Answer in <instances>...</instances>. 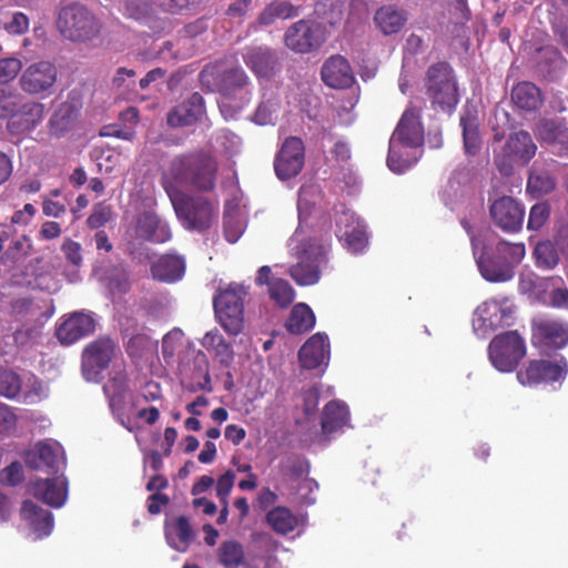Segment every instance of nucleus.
Masks as SVG:
<instances>
[{
    "label": "nucleus",
    "instance_id": "nucleus-50",
    "mask_svg": "<svg viewBox=\"0 0 568 568\" xmlns=\"http://www.w3.org/2000/svg\"><path fill=\"white\" fill-rule=\"evenodd\" d=\"M152 7L145 0H125L124 14L136 21H144L152 16Z\"/></svg>",
    "mask_w": 568,
    "mask_h": 568
},
{
    "label": "nucleus",
    "instance_id": "nucleus-16",
    "mask_svg": "<svg viewBox=\"0 0 568 568\" xmlns=\"http://www.w3.org/2000/svg\"><path fill=\"white\" fill-rule=\"evenodd\" d=\"M532 342L549 349L568 345V323L555 318H540L532 323Z\"/></svg>",
    "mask_w": 568,
    "mask_h": 568
},
{
    "label": "nucleus",
    "instance_id": "nucleus-24",
    "mask_svg": "<svg viewBox=\"0 0 568 568\" xmlns=\"http://www.w3.org/2000/svg\"><path fill=\"white\" fill-rule=\"evenodd\" d=\"M44 106L39 102H20V106L14 111L7 123V129L11 134L18 135L33 130L43 119Z\"/></svg>",
    "mask_w": 568,
    "mask_h": 568
},
{
    "label": "nucleus",
    "instance_id": "nucleus-22",
    "mask_svg": "<svg viewBox=\"0 0 568 568\" xmlns=\"http://www.w3.org/2000/svg\"><path fill=\"white\" fill-rule=\"evenodd\" d=\"M243 60L252 72L260 79L270 80L280 71V59L276 52L267 47L248 49Z\"/></svg>",
    "mask_w": 568,
    "mask_h": 568
},
{
    "label": "nucleus",
    "instance_id": "nucleus-40",
    "mask_svg": "<svg viewBox=\"0 0 568 568\" xmlns=\"http://www.w3.org/2000/svg\"><path fill=\"white\" fill-rule=\"evenodd\" d=\"M266 523L280 534L287 535L298 525L297 517L285 506H276L266 514Z\"/></svg>",
    "mask_w": 568,
    "mask_h": 568
},
{
    "label": "nucleus",
    "instance_id": "nucleus-28",
    "mask_svg": "<svg viewBox=\"0 0 568 568\" xmlns=\"http://www.w3.org/2000/svg\"><path fill=\"white\" fill-rule=\"evenodd\" d=\"M135 232L139 237L153 243H165L172 237L169 224L154 212L139 215Z\"/></svg>",
    "mask_w": 568,
    "mask_h": 568
},
{
    "label": "nucleus",
    "instance_id": "nucleus-54",
    "mask_svg": "<svg viewBox=\"0 0 568 568\" xmlns=\"http://www.w3.org/2000/svg\"><path fill=\"white\" fill-rule=\"evenodd\" d=\"M22 98L20 94L0 89V119H11L12 114L20 106Z\"/></svg>",
    "mask_w": 568,
    "mask_h": 568
},
{
    "label": "nucleus",
    "instance_id": "nucleus-7",
    "mask_svg": "<svg viewBox=\"0 0 568 568\" xmlns=\"http://www.w3.org/2000/svg\"><path fill=\"white\" fill-rule=\"evenodd\" d=\"M325 40V28L317 21L306 19L290 26L284 34L285 45L296 53H310L317 50Z\"/></svg>",
    "mask_w": 568,
    "mask_h": 568
},
{
    "label": "nucleus",
    "instance_id": "nucleus-63",
    "mask_svg": "<svg viewBox=\"0 0 568 568\" xmlns=\"http://www.w3.org/2000/svg\"><path fill=\"white\" fill-rule=\"evenodd\" d=\"M17 416L8 405L0 404V434L8 433L16 428Z\"/></svg>",
    "mask_w": 568,
    "mask_h": 568
},
{
    "label": "nucleus",
    "instance_id": "nucleus-49",
    "mask_svg": "<svg viewBox=\"0 0 568 568\" xmlns=\"http://www.w3.org/2000/svg\"><path fill=\"white\" fill-rule=\"evenodd\" d=\"M41 334L40 326L23 324L13 333V341L20 348L33 345Z\"/></svg>",
    "mask_w": 568,
    "mask_h": 568
},
{
    "label": "nucleus",
    "instance_id": "nucleus-27",
    "mask_svg": "<svg viewBox=\"0 0 568 568\" xmlns=\"http://www.w3.org/2000/svg\"><path fill=\"white\" fill-rule=\"evenodd\" d=\"M325 84L334 89H346L354 83L348 61L342 55H333L325 61L321 71Z\"/></svg>",
    "mask_w": 568,
    "mask_h": 568
},
{
    "label": "nucleus",
    "instance_id": "nucleus-29",
    "mask_svg": "<svg viewBox=\"0 0 568 568\" xmlns=\"http://www.w3.org/2000/svg\"><path fill=\"white\" fill-rule=\"evenodd\" d=\"M21 518L28 524L37 538L51 534L54 525L51 511L36 505L32 500H24L20 509Z\"/></svg>",
    "mask_w": 568,
    "mask_h": 568
},
{
    "label": "nucleus",
    "instance_id": "nucleus-6",
    "mask_svg": "<svg viewBox=\"0 0 568 568\" xmlns=\"http://www.w3.org/2000/svg\"><path fill=\"white\" fill-rule=\"evenodd\" d=\"M488 355L496 369L513 372L526 355L525 341L517 331L499 334L490 341Z\"/></svg>",
    "mask_w": 568,
    "mask_h": 568
},
{
    "label": "nucleus",
    "instance_id": "nucleus-46",
    "mask_svg": "<svg viewBox=\"0 0 568 568\" xmlns=\"http://www.w3.org/2000/svg\"><path fill=\"white\" fill-rule=\"evenodd\" d=\"M77 116V109L72 103H62L52 115L50 123L53 130H67Z\"/></svg>",
    "mask_w": 568,
    "mask_h": 568
},
{
    "label": "nucleus",
    "instance_id": "nucleus-35",
    "mask_svg": "<svg viewBox=\"0 0 568 568\" xmlns=\"http://www.w3.org/2000/svg\"><path fill=\"white\" fill-rule=\"evenodd\" d=\"M349 417L348 407L338 400H332L324 406L321 425L324 434H332L344 427Z\"/></svg>",
    "mask_w": 568,
    "mask_h": 568
},
{
    "label": "nucleus",
    "instance_id": "nucleus-41",
    "mask_svg": "<svg viewBox=\"0 0 568 568\" xmlns=\"http://www.w3.org/2000/svg\"><path fill=\"white\" fill-rule=\"evenodd\" d=\"M219 564L224 568H239L244 564L243 546L236 540H224L217 548Z\"/></svg>",
    "mask_w": 568,
    "mask_h": 568
},
{
    "label": "nucleus",
    "instance_id": "nucleus-1",
    "mask_svg": "<svg viewBox=\"0 0 568 568\" xmlns=\"http://www.w3.org/2000/svg\"><path fill=\"white\" fill-rule=\"evenodd\" d=\"M219 161L214 154L196 150L174 156L162 174V186L168 194L182 192L180 187L197 192L215 190Z\"/></svg>",
    "mask_w": 568,
    "mask_h": 568
},
{
    "label": "nucleus",
    "instance_id": "nucleus-58",
    "mask_svg": "<svg viewBox=\"0 0 568 568\" xmlns=\"http://www.w3.org/2000/svg\"><path fill=\"white\" fill-rule=\"evenodd\" d=\"M0 480L10 486H17L23 480V468L19 462H12L0 473Z\"/></svg>",
    "mask_w": 568,
    "mask_h": 568
},
{
    "label": "nucleus",
    "instance_id": "nucleus-38",
    "mask_svg": "<svg viewBox=\"0 0 568 568\" xmlns=\"http://www.w3.org/2000/svg\"><path fill=\"white\" fill-rule=\"evenodd\" d=\"M460 125L463 129L465 152L468 155L477 154L481 149V138L477 116L470 111H466L460 116Z\"/></svg>",
    "mask_w": 568,
    "mask_h": 568
},
{
    "label": "nucleus",
    "instance_id": "nucleus-62",
    "mask_svg": "<svg viewBox=\"0 0 568 568\" xmlns=\"http://www.w3.org/2000/svg\"><path fill=\"white\" fill-rule=\"evenodd\" d=\"M4 29L10 34H23L29 29V18L22 12H16L11 21L6 23Z\"/></svg>",
    "mask_w": 568,
    "mask_h": 568
},
{
    "label": "nucleus",
    "instance_id": "nucleus-10",
    "mask_svg": "<svg viewBox=\"0 0 568 568\" xmlns=\"http://www.w3.org/2000/svg\"><path fill=\"white\" fill-rule=\"evenodd\" d=\"M304 162V142L298 136H288L282 143L275 156L274 170L280 180L286 181L300 174Z\"/></svg>",
    "mask_w": 568,
    "mask_h": 568
},
{
    "label": "nucleus",
    "instance_id": "nucleus-25",
    "mask_svg": "<svg viewBox=\"0 0 568 568\" xmlns=\"http://www.w3.org/2000/svg\"><path fill=\"white\" fill-rule=\"evenodd\" d=\"M329 358V342L325 334L316 333L311 336L298 351L302 367L315 369L327 364Z\"/></svg>",
    "mask_w": 568,
    "mask_h": 568
},
{
    "label": "nucleus",
    "instance_id": "nucleus-48",
    "mask_svg": "<svg viewBox=\"0 0 568 568\" xmlns=\"http://www.w3.org/2000/svg\"><path fill=\"white\" fill-rule=\"evenodd\" d=\"M537 265L545 268H552L558 264V255L549 242L538 243L534 251Z\"/></svg>",
    "mask_w": 568,
    "mask_h": 568
},
{
    "label": "nucleus",
    "instance_id": "nucleus-2",
    "mask_svg": "<svg viewBox=\"0 0 568 568\" xmlns=\"http://www.w3.org/2000/svg\"><path fill=\"white\" fill-rule=\"evenodd\" d=\"M57 28L65 39L84 43L100 36L102 23L85 6L73 2L59 10Z\"/></svg>",
    "mask_w": 568,
    "mask_h": 568
},
{
    "label": "nucleus",
    "instance_id": "nucleus-64",
    "mask_svg": "<svg viewBox=\"0 0 568 568\" xmlns=\"http://www.w3.org/2000/svg\"><path fill=\"white\" fill-rule=\"evenodd\" d=\"M271 3L277 19H291L300 14V8L288 1H273Z\"/></svg>",
    "mask_w": 568,
    "mask_h": 568
},
{
    "label": "nucleus",
    "instance_id": "nucleus-59",
    "mask_svg": "<svg viewBox=\"0 0 568 568\" xmlns=\"http://www.w3.org/2000/svg\"><path fill=\"white\" fill-rule=\"evenodd\" d=\"M61 250L65 256V258L74 266H80L81 263H82V254H81V245L80 243L71 240V239H67L62 246H61Z\"/></svg>",
    "mask_w": 568,
    "mask_h": 568
},
{
    "label": "nucleus",
    "instance_id": "nucleus-23",
    "mask_svg": "<svg viewBox=\"0 0 568 568\" xmlns=\"http://www.w3.org/2000/svg\"><path fill=\"white\" fill-rule=\"evenodd\" d=\"M204 111L203 97L199 92H194L168 113V125L171 128L192 125L202 118Z\"/></svg>",
    "mask_w": 568,
    "mask_h": 568
},
{
    "label": "nucleus",
    "instance_id": "nucleus-20",
    "mask_svg": "<svg viewBox=\"0 0 568 568\" xmlns=\"http://www.w3.org/2000/svg\"><path fill=\"white\" fill-rule=\"evenodd\" d=\"M535 133L541 142L556 148L558 155L568 156V124L565 119H541Z\"/></svg>",
    "mask_w": 568,
    "mask_h": 568
},
{
    "label": "nucleus",
    "instance_id": "nucleus-57",
    "mask_svg": "<svg viewBox=\"0 0 568 568\" xmlns=\"http://www.w3.org/2000/svg\"><path fill=\"white\" fill-rule=\"evenodd\" d=\"M112 210L104 203H98L93 206L92 213L87 220V224L91 229H99L110 221Z\"/></svg>",
    "mask_w": 568,
    "mask_h": 568
},
{
    "label": "nucleus",
    "instance_id": "nucleus-5",
    "mask_svg": "<svg viewBox=\"0 0 568 568\" xmlns=\"http://www.w3.org/2000/svg\"><path fill=\"white\" fill-rule=\"evenodd\" d=\"M178 219L187 230H207L214 219L215 211L212 203L202 196H191L183 192L168 194Z\"/></svg>",
    "mask_w": 568,
    "mask_h": 568
},
{
    "label": "nucleus",
    "instance_id": "nucleus-18",
    "mask_svg": "<svg viewBox=\"0 0 568 568\" xmlns=\"http://www.w3.org/2000/svg\"><path fill=\"white\" fill-rule=\"evenodd\" d=\"M337 236L344 241L346 247L354 252H362L368 242L365 225L354 212L343 210L336 215Z\"/></svg>",
    "mask_w": 568,
    "mask_h": 568
},
{
    "label": "nucleus",
    "instance_id": "nucleus-61",
    "mask_svg": "<svg viewBox=\"0 0 568 568\" xmlns=\"http://www.w3.org/2000/svg\"><path fill=\"white\" fill-rule=\"evenodd\" d=\"M235 475L232 470L224 473L216 483V495L222 503L226 501L229 494L234 486Z\"/></svg>",
    "mask_w": 568,
    "mask_h": 568
},
{
    "label": "nucleus",
    "instance_id": "nucleus-37",
    "mask_svg": "<svg viewBox=\"0 0 568 568\" xmlns=\"http://www.w3.org/2000/svg\"><path fill=\"white\" fill-rule=\"evenodd\" d=\"M511 100L520 109L537 110L542 103L540 89L531 82L524 81L511 90Z\"/></svg>",
    "mask_w": 568,
    "mask_h": 568
},
{
    "label": "nucleus",
    "instance_id": "nucleus-33",
    "mask_svg": "<svg viewBox=\"0 0 568 568\" xmlns=\"http://www.w3.org/2000/svg\"><path fill=\"white\" fill-rule=\"evenodd\" d=\"M505 310L496 301H486L475 313L474 328L483 333L497 329L503 325Z\"/></svg>",
    "mask_w": 568,
    "mask_h": 568
},
{
    "label": "nucleus",
    "instance_id": "nucleus-17",
    "mask_svg": "<svg viewBox=\"0 0 568 568\" xmlns=\"http://www.w3.org/2000/svg\"><path fill=\"white\" fill-rule=\"evenodd\" d=\"M422 112L416 106L407 108L392 135L390 141L407 148H418L424 143Z\"/></svg>",
    "mask_w": 568,
    "mask_h": 568
},
{
    "label": "nucleus",
    "instance_id": "nucleus-31",
    "mask_svg": "<svg viewBox=\"0 0 568 568\" xmlns=\"http://www.w3.org/2000/svg\"><path fill=\"white\" fill-rule=\"evenodd\" d=\"M165 538L171 548L184 552L194 539V531L185 516H179L165 524Z\"/></svg>",
    "mask_w": 568,
    "mask_h": 568
},
{
    "label": "nucleus",
    "instance_id": "nucleus-51",
    "mask_svg": "<svg viewBox=\"0 0 568 568\" xmlns=\"http://www.w3.org/2000/svg\"><path fill=\"white\" fill-rule=\"evenodd\" d=\"M278 106L280 103L277 99L263 100L254 113V121L260 125L272 123Z\"/></svg>",
    "mask_w": 568,
    "mask_h": 568
},
{
    "label": "nucleus",
    "instance_id": "nucleus-45",
    "mask_svg": "<svg viewBox=\"0 0 568 568\" xmlns=\"http://www.w3.org/2000/svg\"><path fill=\"white\" fill-rule=\"evenodd\" d=\"M556 178L547 171L531 173L528 178L527 190L537 194H549L555 191Z\"/></svg>",
    "mask_w": 568,
    "mask_h": 568
},
{
    "label": "nucleus",
    "instance_id": "nucleus-36",
    "mask_svg": "<svg viewBox=\"0 0 568 568\" xmlns=\"http://www.w3.org/2000/svg\"><path fill=\"white\" fill-rule=\"evenodd\" d=\"M104 393L109 398V406L114 414H122L124 397L129 390V381L124 372H116L104 385Z\"/></svg>",
    "mask_w": 568,
    "mask_h": 568
},
{
    "label": "nucleus",
    "instance_id": "nucleus-14",
    "mask_svg": "<svg viewBox=\"0 0 568 568\" xmlns=\"http://www.w3.org/2000/svg\"><path fill=\"white\" fill-rule=\"evenodd\" d=\"M200 80L203 85H213L223 94H231L248 84V77L242 68L221 71L219 64L206 65L200 72Z\"/></svg>",
    "mask_w": 568,
    "mask_h": 568
},
{
    "label": "nucleus",
    "instance_id": "nucleus-56",
    "mask_svg": "<svg viewBox=\"0 0 568 568\" xmlns=\"http://www.w3.org/2000/svg\"><path fill=\"white\" fill-rule=\"evenodd\" d=\"M22 69V62L18 58L0 59V83L7 84L11 82Z\"/></svg>",
    "mask_w": 568,
    "mask_h": 568
},
{
    "label": "nucleus",
    "instance_id": "nucleus-53",
    "mask_svg": "<svg viewBox=\"0 0 568 568\" xmlns=\"http://www.w3.org/2000/svg\"><path fill=\"white\" fill-rule=\"evenodd\" d=\"M38 311H40V307L34 306L32 297H17L9 305V313L14 317L33 316Z\"/></svg>",
    "mask_w": 568,
    "mask_h": 568
},
{
    "label": "nucleus",
    "instance_id": "nucleus-19",
    "mask_svg": "<svg viewBox=\"0 0 568 568\" xmlns=\"http://www.w3.org/2000/svg\"><path fill=\"white\" fill-rule=\"evenodd\" d=\"M61 450L62 448L57 442L39 440L24 452L23 460L31 469H47L49 473H57Z\"/></svg>",
    "mask_w": 568,
    "mask_h": 568
},
{
    "label": "nucleus",
    "instance_id": "nucleus-11",
    "mask_svg": "<svg viewBox=\"0 0 568 568\" xmlns=\"http://www.w3.org/2000/svg\"><path fill=\"white\" fill-rule=\"evenodd\" d=\"M489 215L501 231L517 233L524 224L525 206L513 196L503 195L490 202Z\"/></svg>",
    "mask_w": 568,
    "mask_h": 568
},
{
    "label": "nucleus",
    "instance_id": "nucleus-9",
    "mask_svg": "<svg viewBox=\"0 0 568 568\" xmlns=\"http://www.w3.org/2000/svg\"><path fill=\"white\" fill-rule=\"evenodd\" d=\"M568 373V364L565 359L554 363L547 359L530 361L524 368L517 372V379L524 386H537L561 382Z\"/></svg>",
    "mask_w": 568,
    "mask_h": 568
},
{
    "label": "nucleus",
    "instance_id": "nucleus-8",
    "mask_svg": "<svg viewBox=\"0 0 568 568\" xmlns=\"http://www.w3.org/2000/svg\"><path fill=\"white\" fill-rule=\"evenodd\" d=\"M58 70L50 61H38L28 65L19 78L20 89L34 97H48L57 82Z\"/></svg>",
    "mask_w": 568,
    "mask_h": 568
},
{
    "label": "nucleus",
    "instance_id": "nucleus-13",
    "mask_svg": "<svg viewBox=\"0 0 568 568\" xmlns=\"http://www.w3.org/2000/svg\"><path fill=\"white\" fill-rule=\"evenodd\" d=\"M326 262L322 246L310 244L298 253V262L290 267V275L300 285H312L320 280V267Z\"/></svg>",
    "mask_w": 568,
    "mask_h": 568
},
{
    "label": "nucleus",
    "instance_id": "nucleus-4",
    "mask_svg": "<svg viewBox=\"0 0 568 568\" xmlns=\"http://www.w3.org/2000/svg\"><path fill=\"white\" fill-rule=\"evenodd\" d=\"M425 87L433 105L443 111H450L457 105V82L454 70L447 62H437L428 68Z\"/></svg>",
    "mask_w": 568,
    "mask_h": 568
},
{
    "label": "nucleus",
    "instance_id": "nucleus-47",
    "mask_svg": "<svg viewBox=\"0 0 568 568\" xmlns=\"http://www.w3.org/2000/svg\"><path fill=\"white\" fill-rule=\"evenodd\" d=\"M21 378L16 372L11 369L0 371L1 396L14 398L21 392Z\"/></svg>",
    "mask_w": 568,
    "mask_h": 568
},
{
    "label": "nucleus",
    "instance_id": "nucleus-21",
    "mask_svg": "<svg viewBox=\"0 0 568 568\" xmlns=\"http://www.w3.org/2000/svg\"><path fill=\"white\" fill-rule=\"evenodd\" d=\"M94 329L95 321L92 315L74 312L58 326L55 336L61 344L71 345L92 334Z\"/></svg>",
    "mask_w": 568,
    "mask_h": 568
},
{
    "label": "nucleus",
    "instance_id": "nucleus-32",
    "mask_svg": "<svg viewBox=\"0 0 568 568\" xmlns=\"http://www.w3.org/2000/svg\"><path fill=\"white\" fill-rule=\"evenodd\" d=\"M152 276L155 280L166 283H174L181 280L185 273V261L176 254L162 255L151 266Z\"/></svg>",
    "mask_w": 568,
    "mask_h": 568
},
{
    "label": "nucleus",
    "instance_id": "nucleus-52",
    "mask_svg": "<svg viewBox=\"0 0 568 568\" xmlns=\"http://www.w3.org/2000/svg\"><path fill=\"white\" fill-rule=\"evenodd\" d=\"M550 214V207L546 202H539L531 206L529 211L527 227L531 231L541 229Z\"/></svg>",
    "mask_w": 568,
    "mask_h": 568
},
{
    "label": "nucleus",
    "instance_id": "nucleus-26",
    "mask_svg": "<svg viewBox=\"0 0 568 568\" xmlns=\"http://www.w3.org/2000/svg\"><path fill=\"white\" fill-rule=\"evenodd\" d=\"M31 495L52 507H61L68 496L67 480L64 478L36 479L30 486Z\"/></svg>",
    "mask_w": 568,
    "mask_h": 568
},
{
    "label": "nucleus",
    "instance_id": "nucleus-12",
    "mask_svg": "<svg viewBox=\"0 0 568 568\" xmlns=\"http://www.w3.org/2000/svg\"><path fill=\"white\" fill-rule=\"evenodd\" d=\"M116 345L109 337H100L85 346L82 353V371L87 379L97 378L109 367Z\"/></svg>",
    "mask_w": 568,
    "mask_h": 568
},
{
    "label": "nucleus",
    "instance_id": "nucleus-34",
    "mask_svg": "<svg viewBox=\"0 0 568 568\" xmlns=\"http://www.w3.org/2000/svg\"><path fill=\"white\" fill-rule=\"evenodd\" d=\"M536 150L537 146L531 135L524 130L510 134L505 144V152L514 160L524 164L535 156Z\"/></svg>",
    "mask_w": 568,
    "mask_h": 568
},
{
    "label": "nucleus",
    "instance_id": "nucleus-39",
    "mask_svg": "<svg viewBox=\"0 0 568 568\" xmlns=\"http://www.w3.org/2000/svg\"><path fill=\"white\" fill-rule=\"evenodd\" d=\"M315 325V315L312 308L305 303L293 306L286 323V329L292 334H303L311 331Z\"/></svg>",
    "mask_w": 568,
    "mask_h": 568
},
{
    "label": "nucleus",
    "instance_id": "nucleus-55",
    "mask_svg": "<svg viewBox=\"0 0 568 568\" xmlns=\"http://www.w3.org/2000/svg\"><path fill=\"white\" fill-rule=\"evenodd\" d=\"M394 141H389V150L387 156V166L395 173H403L413 165V161L404 158L397 150Z\"/></svg>",
    "mask_w": 568,
    "mask_h": 568
},
{
    "label": "nucleus",
    "instance_id": "nucleus-3",
    "mask_svg": "<svg viewBox=\"0 0 568 568\" xmlns=\"http://www.w3.org/2000/svg\"><path fill=\"white\" fill-rule=\"evenodd\" d=\"M247 294L244 285L231 283L213 298L217 321L230 335H239L244 328V300Z\"/></svg>",
    "mask_w": 568,
    "mask_h": 568
},
{
    "label": "nucleus",
    "instance_id": "nucleus-43",
    "mask_svg": "<svg viewBox=\"0 0 568 568\" xmlns=\"http://www.w3.org/2000/svg\"><path fill=\"white\" fill-rule=\"evenodd\" d=\"M32 244L30 237L21 235L13 240L8 248L0 256V262L3 265H13L21 258L28 256L31 252Z\"/></svg>",
    "mask_w": 568,
    "mask_h": 568
},
{
    "label": "nucleus",
    "instance_id": "nucleus-30",
    "mask_svg": "<svg viewBox=\"0 0 568 568\" xmlns=\"http://www.w3.org/2000/svg\"><path fill=\"white\" fill-rule=\"evenodd\" d=\"M408 16L406 10L396 4H384L379 7L373 17L376 28L384 36H393L399 33L406 26Z\"/></svg>",
    "mask_w": 568,
    "mask_h": 568
},
{
    "label": "nucleus",
    "instance_id": "nucleus-15",
    "mask_svg": "<svg viewBox=\"0 0 568 568\" xmlns=\"http://www.w3.org/2000/svg\"><path fill=\"white\" fill-rule=\"evenodd\" d=\"M474 255L476 256L477 265L483 277L488 282L500 283L511 280L515 272L510 270L509 263L503 262L495 252L491 251V245L478 246V241L471 240Z\"/></svg>",
    "mask_w": 568,
    "mask_h": 568
},
{
    "label": "nucleus",
    "instance_id": "nucleus-44",
    "mask_svg": "<svg viewBox=\"0 0 568 568\" xmlns=\"http://www.w3.org/2000/svg\"><path fill=\"white\" fill-rule=\"evenodd\" d=\"M268 294L281 307H287L295 298L294 288L283 278H272L268 284Z\"/></svg>",
    "mask_w": 568,
    "mask_h": 568
},
{
    "label": "nucleus",
    "instance_id": "nucleus-42",
    "mask_svg": "<svg viewBox=\"0 0 568 568\" xmlns=\"http://www.w3.org/2000/svg\"><path fill=\"white\" fill-rule=\"evenodd\" d=\"M490 245L491 251L495 252L503 262L509 263V267L513 271L514 266L525 256V245L523 243H511L500 240L496 244Z\"/></svg>",
    "mask_w": 568,
    "mask_h": 568
},
{
    "label": "nucleus",
    "instance_id": "nucleus-60",
    "mask_svg": "<svg viewBox=\"0 0 568 568\" xmlns=\"http://www.w3.org/2000/svg\"><path fill=\"white\" fill-rule=\"evenodd\" d=\"M136 73L133 69L119 68L116 73L112 80V84L114 88H134Z\"/></svg>",
    "mask_w": 568,
    "mask_h": 568
}]
</instances>
